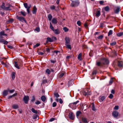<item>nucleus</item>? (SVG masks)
Instances as JSON below:
<instances>
[{"mask_svg": "<svg viewBox=\"0 0 123 123\" xmlns=\"http://www.w3.org/2000/svg\"><path fill=\"white\" fill-rule=\"evenodd\" d=\"M74 82L72 80H70L68 82V87L72 86Z\"/></svg>", "mask_w": 123, "mask_h": 123, "instance_id": "20", "label": "nucleus"}, {"mask_svg": "<svg viewBox=\"0 0 123 123\" xmlns=\"http://www.w3.org/2000/svg\"><path fill=\"white\" fill-rule=\"evenodd\" d=\"M41 99L43 102H44L46 99V98L44 96H42L41 97Z\"/></svg>", "mask_w": 123, "mask_h": 123, "instance_id": "29", "label": "nucleus"}, {"mask_svg": "<svg viewBox=\"0 0 123 123\" xmlns=\"http://www.w3.org/2000/svg\"><path fill=\"white\" fill-rule=\"evenodd\" d=\"M113 33V31L112 30H110L108 32V36L111 35Z\"/></svg>", "mask_w": 123, "mask_h": 123, "instance_id": "27", "label": "nucleus"}, {"mask_svg": "<svg viewBox=\"0 0 123 123\" xmlns=\"http://www.w3.org/2000/svg\"><path fill=\"white\" fill-rule=\"evenodd\" d=\"M118 65L120 68L123 67V62L122 61H119L118 63Z\"/></svg>", "mask_w": 123, "mask_h": 123, "instance_id": "18", "label": "nucleus"}, {"mask_svg": "<svg viewBox=\"0 0 123 123\" xmlns=\"http://www.w3.org/2000/svg\"><path fill=\"white\" fill-rule=\"evenodd\" d=\"M19 62H14L15 63V66L16 68H17L18 69H19L20 68L18 66V65H19Z\"/></svg>", "mask_w": 123, "mask_h": 123, "instance_id": "15", "label": "nucleus"}, {"mask_svg": "<svg viewBox=\"0 0 123 123\" xmlns=\"http://www.w3.org/2000/svg\"><path fill=\"white\" fill-rule=\"evenodd\" d=\"M105 96H100L99 97V101L100 102H102L105 99Z\"/></svg>", "mask_w": 123, "mask_h": 123, "instance_id": "14", "label": "nucleus"}, {"mask_svg": "<svg viewBox=\"0 0 123 123\" xmlns=\"http://www.w3.org/2000/svg\"><path fill=\"white\" fill-rule=\"evenodd\" d=\"M17 18L19 21L22 22H26V21L25 20L24 18L22 16H16Z\"/></svg>", "mask_w": 123, "mask_h": 123, "instance_id": "6", "label": "nucleus"}, {"mask_svg": "<svg viewBox=\"0 0 123 123\" xmlns=\"http://www.w3.org/2000/svg\"><path fill=\"white\" fill-rule=\"evenodd\" d=\"M79 1L78 0L72 1L71 4V6L72 7H76L79 5Z\"/></svg>", "mask_w": 123, "mask_h": 123, "instance_id": "3", "label": "nucleus"}, {"mask_svg": "<svg viewBox=\"0 0 123 123\" xmlns=\"http://www.w3.org/2000/svg\"><path fill=\"white\" fill-rule=\"evenodd\" d=\"M12 7V6L10 4L8 3L5 5V4L3 3L2 5L0 6V7L3 10L6 11H9L11 10V7Z\"/></svg>", "mask_w": 123, "mask_h": 123, "instance_id": "1", "label": "nucleus"}, {"mask_svg": "<svg viewBox=\"0 0 123 123\" xmlns=\"http://www.w3.org/2000/svg\"><path fill=\"white\" fill-rule=\"evenodd\" d=\"M52 39L53 40V41H56V40L57 39L56 37H52Z\"/></svg>", "mask_w": 123, "mask_h": 123, "instance_id": "54", "label": "nucleus"}, {"mask_svg": "<svg viewBox=\"0 0 123 123\" xmlns=\"http://www.w3.org/2000/svg\"><path fill=\"white\" fill-rule=\"evenodd\" d=\"M120 8L119 7H117L114 11V12L115 13H118L120 10Z\"/></svg>", "mask_w": 123, "mask_h": 123, "instance_id": "17", "label": "nucleus"}, {"mask_svg": "<svg viewBox=\"0 0 123 123\" xmlns=\"http://www.w3.org/2000/svg\"><path fill=\"white\" fill-rule=\"evenodd\" d=\"M69 116L71 119L73 120L74 119V115L72 112H70L69 113Z\"/></svg>", "mask_w": 123, "mask_h": 123, "instance_id": "10", "label": "nucleus"}, {"mask_svg": "<svg viewBox=\"0 0 123 123\" xmlns=\"http://www.w3.org/2000/svg\"><path fill=\"white\" fill-rule=\"evenodd\" d=\"M92 109L93 111H95L96 110L94 106V104L93 103H92Z\"/></svg>", "mask_w": 123, "mask_h": 123, "instance_id": "36", "label": "nucleus"}, {"mask_svg": "<svg viewBox=\"0 0 123 123\" xmlns=\"http://www.w3.org/2000/svg\"><path fill=\"white\" fill-rule=\"evenodd\" d=\"M24 6L26 8H27L28 7V5L27 3H24Z\"/></svg>", "mask_w": 123, "mask_h": 123, "instance_id": "57", "label": "nucleus"}, {"mask_svg": "<svg viewBox=\"0 0 123 123\" xmlns=\"http://www.w3.org/2000/svg\"><path fill=\"white\" fill-rule=\"evenodd\" d=\"M65 45L66 46V48L68 49H71V45H70V39L68 37H66L65 38Z\"/></svg>", "mask_w": 123, "mask_h": 123, "instance_id": "2", "label": "nucleus"}, {"mask_svg": "<svg viewBox=\"0 0 123 123\" xmlns=\"http://www.w3.org/2000/svg\"><path fill=\"white\" fill-rule=\"evenodd\" d=\"M101 59H103V60H105V61H103V62H104L105 63V62H106V63H105V64H102L103 65L106 64H108V60L106 58H102Z\"/></svg>", "mask_w": 123, "mask_h": 123, "instance_id": "22", "label": "nucleus"}, {"mask_svg": "<svg viewBox=\"0 0 123 123\" xmlns=\"http://www.w3.org/2000/svg\"><path fill=\"white\" fill-rule=\"evenodd\" d=\"M31 7V6H30V7H28L27 8V12H28V14L30 13V8Z\"/></svg>", "mask_w": 123, "mask_h": 123, "instance_id": "52", "label": "nucleus"}, {"mask_svg": "<svg viewBox=\"0 0 123 123\" xmlns=\"http://www.w3.org/2000/svg\"><path fill=\"white\" fill-rule=\"evenodd\" d=\"M55 120V118H51L49 120V122H52L54 121Z\"/></svg>", "mask_w": 123, "mask_h": 123, "instance_id": "64", "label": "nucleus"}, {"mask_svg": "<svg viewBox=\"0 0 123 123\" xmlns=\"http://www.w3.org/2000/svg\"><path fill=\"white\" fill-rule=\"evenodd\" d=\"M116 43V41H114L112 43H110V45L111 46H113L115 45Z\"/></svg>", "mask_w": 123, "mask_h": 123, "instance_id": "44", "label": "nucleus"}, {"mask_svg": "<svg viewBox=\"0 0 123 123\" xmlns=\"http://www.w3.org/2000/svg\"><path fill=\"white\" fill-rule=\"evenodd\" d=\"M15 91V90L14 89H12L10 90L9 88H8L6 90H5L3 91V92H13Z\"/></svg>", "mask_w": 123, "mask_h": 123, "instance_id": "16", "label": "nucleus"}, {"mask_svg": "<svg viewBox=\"0 0 123 123\" xmlns=\"http://www.w3.org/2000/svg\"><path fill=\"white\" fill-rule=\"evenodd\" d=\"M47 80L45 79L43 80L42 82V84H45L46 83H47Z\"/></svg>", "mask_w": 123, "mask_h": 123, "instance_id": "45", "label": "nucleus"}, {"mask_svg": "<svg viewBox=\"0 0 123 123\" xmlns=\"http://www.w3.org/2000/svg\"><path fill=\"white\" fill-rule=\"evenodd\" d=\"M89 88H86L84 90V92H91Z\"/></svg>", "mask_w": 123, "mask_h": 123, "instance_id": "35", "label": "nucleus"}, {"mask_svg": "<svg viewBox=\"0 0 123 123\" xmlns=\"http://www.w3.org/2000/svg\"><path fill=\"white\" fill-rule=\"evenodd\" d=\"M47 39L49 42H53V40L49 37H48L47 38Z\"/></svg>", "mask_w": 123, "mask_h": 123, "instance_id": "32", "label": "nucleus"}, {"mask_svg": "<svg viewBox=\"0 0 123 123\" xmlns=\"http://www.w3.org/2000/svg\"><path fill=\"white\" fill-rule=\"evenodd\" d=\"M79 102V101L77 100L75 102L71 103L69 104V106L73 109H75L76 108V104Z\"/></svg>", "mask_w": 123, "mask_h": 123, "instance_id": "4", "label": "nucleus"}, {"mask_svg": "<svg viewBox=\"0 0 123 123\" xmlns=\"http://www.w3.org/2000/svg\"><path fill=\"white\" fill-rule=\"evenodd\" d=\"M5 32L3 31H1L0 32V37L2 38V36L5 35Z\"/></svg>", "mask_w": 123, "mask_h": 123, "instance_id": "30", "label": "nucleus"}, {"mask_svg": "<svg viewBox=\"0 0 123 123\" xmlns=\"http://www.w3.org/2000/svg\"><path fill=\"white\" fill-rule=\"evenodd\" d=\"M50 28L52 30V31H54V28L53 26L52 25V24L50 22Z\"/></svg>", "mask_w": 123, "mask_h": 123, "instance_id": "39", "label": "nucleus"}, {"mask_svg": "<svg viewBox=\"0 0 123 123\" xmlns=\"http://www.w3.org/2000/svg\"><path fill=\"white\" fill-rule=\"evenodd\" d=\"M35 100V96L34 95L32 97V98L31 100V101L32 102H34Z\"/></svg>", "mask_w": 123, "mask_h": 123, "instance_id": "47", "label": "nucleus"}, {"mask_svg": "<svg viewBox=\"0 0 123 123\" xmlns=\"http://www.w3.org/2000/svg\"><path fill=\"white\" fill-rule=\"evenodd\" d=\"M63 29L65 32H66L68 31V29L66 27H64Z\"/></svg>", "mask_w": 123, "mask_h": 123, "instance_id": "53", "label": "nucleus"}, {"mask_svg": "<svg viewBox=\"0 0 123 123\" xmlns=\"http://www.w3.org/2000/svg\"><path fill=\"white\" fill-rule=\"evenodd\" d=\"M115 80V79L114 78H111L109 81V84L108 85H111L112 83Z\"/></svg>", "mask_w": 123, "mask_h": 123, "instance_id": "13", "label": "nucleus"}, {"mask_svg": "<svg viewBox=\"0 0 123 123\" xmlns=\"http://www.w3.org/2000/svg\"><path fill=\"white\" fill-rule=\"evenodd\" d=\"M81 113L80 111H77L76 113V115L77 117H79Z\"/></svg>", "mask_w": 123, "mask_h": 123, "instance_id": "41", "label": "nucleus"}, {"mask_svg": "<svg viewBox=\"0 0 123 123\" xmlns=\"http://www.w3.org/2000/svg\"><path fill=\"white\" fill-rule=\"evenodd\" d=\"M113 95L112 94H111L109 96V97L111 99H112L113 98Z\"/></svg>", "mask_w": 123, "mask_h": 123, "instance_id": "59", "label": "nucleus"}, {"mask_svg": "<svg viewBox=\"0 0 123 123\" xmlns=\"http://www.w3.org/2000/svg\"><path fill=\"white\" fill-rule=\"evenodd\" d=\"M65 74V73H62L59 74V78H61Z\"/></svg>", "mask_w": 123, "mask_h": 123, "instance_id": "43", "label": "nucleus"}, {"mask_svg": "<svg viewBox=\"0 0 123 123\" xmlns=\"http://www.w3.org/2000/svg\"><path fill=\"white\" fill-rule=\"evenodd\" d=\"M77 24L79 26H80L81 25V22L80 21H78L77 22Z\"/></svg>", "mask_w": 123, "mask_h": 123, "instance_id": "55", "label": "nucleus"}, {"mask_svg": "<svg viewBox=\"0 0 123 123\" xmlns=\"http://www.w3.org/2000/svg\"><path fill=\"white\" fill-rule=\"evenodd\" d=\"M35 30L37 32H39L40 31V28L39 27H37L35 29Z\"/></svg>", "mask_w": 123, "mask_h": 123, "instance_id": "46", "label": "nucleus"}, {"mask_svg": "<svg viewBox=\"0 0 123 123\" xmlns=\"http://www.w3.org/2000/svg\"><path fill=\"white\" fill-rule=\"evenodd\" d=\"M31 111L34 113H35L36 114H37V110H35L34 108H32L31 109Z\"/></svg>", "mask_w": 123, "mask_h": 123, "instance_id": "28", "label": "nucleus"}, {"mask_svg": "<svg viewBox=\"0 0 123 123\" xmlns=\"http://www.w3.org/2000/svg\"><path fill=\"white\" fill-rule=\"evenodd\" d=\"M82 56V54L81 53H80L78 55V58L79 60H81V57Z\"/></svg>", "mask_w": 123, "mask_h": 123, "instance_id": "31", "label": "nucleus"}, {"mask_svg": "<svg viewBox=\"0 0 123 123\" xmlns=\"http://www.w3.org/2000/svg\"><path fill=\"white\" fill-rule=\"evenodd\" d=\"M123 35V32H119L117 34V35L118 37H120Z\"/></svg>", "mask_w": 123, "mask_h": 123, "instance_id": "37", "label": "nucleus"}, {"mask_svg": "<svg viewBox=\"0 0 123 123\" xmlns=\"http://www.w3.org/2000/svg\"><path fill=\"white\" fill-rule=\"evenodd\" d=\"M29 100V97L28 96L24 95L23 98V100L25 104H27Z\"/></svg>", "mask_w": 123, "mask_h": 123, "instance_id": "8", "label": "nucleus"}, {"mask_svg": "<svg viewBox=\"0 0 123 123\" xmlns=\"http://www.w3.org/2000/svg\"><path fill=\"white\" fill-rule=\"evenodd\" d=\"M105 60L103 59H100V62H96V65L98 66L102 67L103 66L102 64H105L106 63V62H104L103 61H105Z\"/></svg>", "mask_w": 123, "mask_h": 123, "instance_id": "5", "label": "nucleus"}, {"mask_svg": "<svg viewBox=\"0 0 123 123\" xmlns=\"http://www.w3.org/2000/svg\"><path fill=\"white\" fill-rule=\"evenodd\" d=\"M37 115H34L33 116V118L34 119H37Z\"/></svg>", "mask_w": 123, "mask_h": 123, "instance_id": "62", "label": "nucleus"}, {"mask_svg": "<svg viewBox=\"0 0 123 123\" xmlns=\"http://www.w3.org/2000/svg\"><path fill=\"white\" fill-rule=\"evenodd\" d=\"M103 37V36L102 35H100L98 37V38L99 39H102Z\"/></svg>", "mask_w": 123, "mask_h": 123, "instance_id": "50", "label": "nucleus"}, {"mask_svg": "<svg viewBox=\"0 0 123 123\" xmlns=\"http://www.w3.org/2000/svg\"><path fill=\"white\" fill-rule=\"evenodd\" d=\"M4 44H7L8 43V42L7 41H5L4 40L2 42Z\"/></svg>", "mask_w": 123, "mask_h": 123, "instance_id": "58", "label": "nucleus"}, {"mask_svg": "<svg viewBox=\"0 0 123 123\" xmlns=\"http://www.w3.org/2000/svg\"><path fill=\"white\" fill-rule=\"evenodd\" d=\"M54 97L57 98L59 96V95L58 93H54Z\"/></svg>", "mask_w": 123, "mask_h": 123, "instance_id": "34", "label": "nucleus"}, {"mask_svg": "<svg viewBox=\"0 0 123 123\" xmlns=\"http://www.w3.org/2000/svg\"><path fill=\"white\" fill-rule=\"evenodd\" d=\"M52 22L54 24H56L57 23V20L56 18H53L52 20Z\"/></svg>", "mask_w": 123, "mask_h": 123, "instance_id": "21", "label": "nucleus"}, {"mask_svg": "<svg viewBox=\"0 0 123 123\" xmlns=\"http://www.w3.org/2000/svg\"><path fill=\"white\" fill-rule=\"evenodd\" d=\"M90 93H82L81 94H83L86 97H88L89 95H91Z\"/></svg>", "mask_w": 123, "mask_h": 123, "instance_id": "24", "label": "nucleus"}, {"mask_svg": "<svg viewBox=\"0 0 123 123\" xmlns=\"http://www.w3.org/2000/svg\"><path fill=\"white\" fill-rule=\"evenodd\" d=\"M102 12L103 13V15L105 17V14H107L108 12V6L105 7L104 8L102 9Z\"/></svg>", "mask_w": 123, "mask_h": 123, "instance_id": "7", "label": "nucleus"}, {"mask_svg": "<svg viewBox=\"0 0 123 123\" xmlns=\"http://www.w3.org/2000/svg\"><path fill=\"white\" fill-rule=\"evenodd\" d=\"M54 33L57 35L59 34L60 33V31L59 29H56L54 30Z\"/></svg>", "mask_w": 123, "mask_h": 123, "instance_id": "19", "label": "nucleus"}, {"mask_svg": "<svg viewBox=\"0 0 123 123\" xmlns=\"http://www.w3.org/2000/svg\"><path fill=\"white\" fill-rule=\"evenodd\" d=\"M37 9L36 7V6H35L33 8L32 12L33 14H35L36 13Z\"/></svg>", "mask_w": 123, "mask_h": 123, "instance_id": "12", "label": "nucleus"}, {"mask_svg": "<svg viewBox=\"0 0 123 123\" xmlns=\"http://www.w3.org/2000/svg\"><path fill=\"white\" fill-rule=\"evenodd\" d=\"M97 72V71L96 70H94L93 71L92 73V75L96 74Z\"/></svg>", "mask_w": 123, "mask_h": 123, "instance_id": "60", "label": "nucleus"}, {"mask_svg": "<svg viewBox=\"0 0 123 123\" xmlns=\"http://www.w3.org/2000/svg\"><path fill=\"white\" fill-rule=\"evenodd\" d=\"M119 107L118 106L116 105L115 106L114 108V109L115 110H117L118 109Z\"/></svg>", "mask_w": 123, "mask_h": 123, "instance_id": "63", "label": "nucleus"}, {"mask_svg": "<svg viewBox=\"0 0 123 123\" xmlns=\"http://www.w3.org/2000/svg\"><path fill=\"white\" fill-rule=\"evenodd\" d=\"M35 104L36 105L40 104H41V102L38 100H37L36 102H35Z\"/></svg>", "mask_w": 123, "mask_h": 123, "instance_id": "56", "label": "nucleus"}, {"mask_svg": "<svg viewBox=\"0 0 123 123\" xmlns=\"http://www.w3.org/2000/svg\"><path fill=\"white\" fill-rule=\"evenodd\" d=\"M57 105V104L55 102H54L52 104V106L53 107H55Z\"/></svg>", "mask_w": 123, "mask_h": 123, "instance_id": "51", "label": "nucleus"}, {"mask_svg": "<svg viewBox=\"0 0 123 123\" xmlns=\"http://www.w3.org/2000/svg\"><path fill=\"white\" fill-rule=\"evenodd\" d=\"M17 95V93H14V94H13L12 95L9 96V98H11L12 97L15 96Z\"/></svg>", "mask_w": 123, "mask_h": 123, "instance_id": "48", "label": "nucleus"}, {"mask_svg": "<svg viewBox=\"0 0 123 123\" xmlns=\"http://www.w3.org/2000/svg\"><path fill=\"white\" fill-rule=\"evenodd\" d=\"M82 120L83 122L86 123H88V121H87L86 119L84 118H83L82 119Z\"/></svg>", "mask_w": 123, "mask_h": 123, "instance_id": "38", "label": "nucleus"}, {"mask_svg": "<svg viewBox=\"0 0 123 123\" xmlns=\"http://www.w3.org/2000/svg\"><path fill=\"white\" fill-rule=\"evenodd\" d=\"M48 18L49 20L51 21L52 18V16L51 14H49L48 15Z\"/></svg>", "mask_w": 123, "mask_h": 123, "instance_id": "25", "label": "nucleus"}, {"mask_svg": "<svg viewBox=\"0 0 123 123\" xmlns=\"http://www.w3.org/2000/svg\"><path fill=\"white\" fill-rule=\"evenodd\" d=\"M45 72L49 74H50L51 72L50 70L48 69H47L46 70Z\"/></svg>", "mask_w": 123, "mask_h": 123, "instance_id": "42", "label": "nucleus"}, {"mask_svg": "<svg viewBox=\"0 0 123 123\" xmlns=\"http://www.w3.org/2000/svg\"><path fill=\"white\" fill-rule=\"evenodd\" d=\"M14 20L13 18H11L8 20L6 22L8 23H12L13 22Z\"/></svg>", "mask_w": 123, "mask_h": 123, "instance_id": "23", "label": "nucleus"}, {"mask_svg": "<svg viewBox=\"0 0 123 123\" xmlns=\"http://www.w3.org/2000/svg\"><path fill=\"white\" fill-rule=\"evenodd\" d=\"M15 73L14 72H12V79L13 80H14L15 77Z\"/></svg>", "mask_w": 123, "mask_h": 123, "instance_id": "33", "label": "nucleus"}, {"mask_svg": "<svg viewBox=\"0 0 123 123\" xmlns=\"http://www.w3.org/2000/svg\"><path fill=\"white\" fill-rule=\"evenodd\" d=\"M118 115V113L117 111H114L112 113V115L115 117H117Z\"/></svg>", "mask_w": 123, "mask_h": 123, "instance_id": "11", "label": "nucleus"}, {"mask_svg": "<svg viewBox=\"0 0 123 123\" xmlns=\"http://www.w3.org/2000/svg\"><path fill=\"white\" fill-rule=\"evenodd\" d=\"M12 108L14 109H16L18 108V105H17L14 104L12 106Z\"/></svg>", "mask_w": 123, "mask_h": 123, "instance_id": "26", "label": "nucleus"}, {"mask_svg": "<svg viewBox=\"0 0 123 123\" xmlns=\"http://www.w3.org/2000/svg\"><path fill=\"white\" fill-rule=\"evenodd\" d=\"M40 45V43H37L33 46V48H34L35 49L36 47L39 46Z\"/></svg>", "mask_w": 123, "mask_h": 123, "instance_id": "40", "label": "nucleus"}, {"mask_svg": "<svg viewBox=\"0 0 123 123\" xmlns=\"http://www.w3.org/2000/svg\"><path fill=\"white\" fill-rule=\"evenodd\" d=\"M55 7L54 5H52L51 6L50 8L52 10H54L55 8Z\"/></svg>", "mask_w": 123, "mask_h": 123, "instance_id": "61", "label": "nucleus"}, {"mask_svg": "<svg viewBox=\"0 0 123 123\" xmlns=\"http://www.w3.org/2000/svg\"><path fill=\"white\" fill-rule=\"evenodd\" d=\"M100 8H98L96 11V17H98L100 15Z\"/></svg>", "mask_w": 123, "mask_h": 123, "instance_id": "9", "label": "nucleus"}, {"mask_svg": "<svg viewBox=\"0 0 123 123\" xmlns=\"http://www.w3.org/2000/svg\"><path fill=\"white\" fill-rule=\"evenodd\" d=\"M20 13L21 14L24 16H25L26 15V14L25 12L21 11Z\"/></svg>", "mask_w": 123, "mask_h": 123, "instance_id": "49", "label": "nucleus"}]
</instances>
